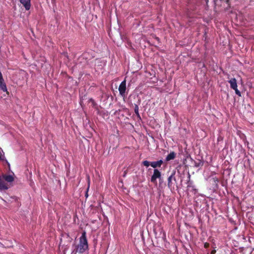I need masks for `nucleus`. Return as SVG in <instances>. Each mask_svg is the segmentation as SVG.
I'll return each mask as SVG.
<instances>
[{"mask_svg": "<svg viewBox=\"0 0 254 254\" xmlns=\"http://www.w3.org/2000/svg\"><path fill=\"white\" fill-rule=\"evenodd\" d=\"M86 197H87L88 196V194L86 193V195H85Z\"/></svg>", "mask_w": 254, "mask_h": 254, "instance_id": "nucleus-23", "label": "nucleus"}, {"mask_svg": "<svg viewBox=\"0 0 254 254\" xmlns=\"http://www.w3.org/2000/svg\"><path fill=\"white\" fill-rule=\"evenodd\" d=\"M161 172L157 169H155L153 170V174L151 177L150 181L152 183H156L157 179H161Z\"/></svg>", "mask_w": 254, "mask_h": 254, "instance_id": "nucleus-5", "label": "nucleus"}, {"mask_svg": "<svg viewBox=\"0 0 254 254\" xmlns=\"http://www.w3.org/2000/svg\"><path fill=\"white\" fill-rule=\"evenodd\" d=\"M204 35H206V32H205Z\"/></svg>", "mask_w": 254, "mask_h": 254, "instance_id": "nucleus-25", "label": "nucleus"}, {"mask_svg": "<svg viewBox=\"0 0 254 254\" xmlns=\"http://www.w3.org/2000/svg\"><path fill=\"white\" fill-rule=\"evenodd\" d=\"M223 139V137L220 135H219L218 137H217V142H220V141H222Z\"/></svg>", "mask_w": 254, "mask_h": 254, "instance_id": "nucleus-19", "label": "nucleus"}, {"mask_svg": "<svg viewBox=\"0 0 254 254\" xmlns=\"http://www.w3.org/2000/svg\"><path fill=\"white\" fill-rule=\"evenodd\" d=\"M230 84V87L233 90L238 87L237 80L235 78H232L228 81Z\"/></svg>", "mask_w": 254, "mask_h": 254, "instance_id": "nucleus-12", "label": "nucleus"}, {"mask_svg": "<svg viewBox=\"0 0 254 254\" xmlns=\"http://www.w3.org/2000/svg\"><path fill=\"white\" fill-rule=\"evenodd\" d=\"M2 180L4 182V180L6 181L8 183H11L14 181L13 177L11 175H3L2 177H1Z\"/></svg>", "mask_w": 254, "mask_h": 254, "instance_id": "nucleus-10", "label": "nucleus"}, {"mask_svg": "<svg viewBox=\"0 0 254 254\" xmlns=\"http://www.w3.org/2000/svg\"><path fill=\"white\" fill-rule=\"evenodd\" d=\"M230 0H213L215 10L225 9L230 6Z\"/></svg>", "mask_w": 254, "mask_h": 254, "instance_id": "nucleus-2", "label": "nucleus"}, {"mask_svg": "<svg viewBox=\"0 0 254 254\" xmlns=\"http://www.w3.org/2000/svg\"><path fill=\"white\" fill-rule=\"evenodd\" d=\"M139 108H138V104H134V112L137 117L138 119L139 120H141V117L139 114Z\"/></svg>", "mask_w": 254, "mask_h": 254, "instance_id": "nucleus-15", "label": "nucleus"}, {"mask_svg": "<svg viewBox=\"0 0 254 254\" xmlns=\"http://www.w3.org/2000/svg\"><path fill=\"white\" fill-rule=\"evenodd\" d=\"M188 178L189 179L187 182V188L189 191L192 192L194 194H196L197 192V190L195 188L193 184V182L190 180V175L189 174Z\"/></svg>", "mask_w": 254, "mask_h": 254, "instance_id": "nucleus-6", "label": "nucleus"}, {"mask_svg": "<svg viewBox=\"0 0 254 254\" xmlns=\"http://www.w3.org/2000/svg\"><path fill=\"white\" fill-rule=\"evenodd\" d=\"M92 105L93 107L95 108L96 107L97 104L94 101H93V102L92 103Z\"/></svg>", "mask_w": 254, "mask_h": 254, "instance_id": "nucleus-20", "label": "nucleus"}, {"mask_svg": "<svg viewBox=\"0 0 254 254\" xmlns=\"http://www.w3.org/2000/svg\"><path fill=\"white\" fill-rule=\"evenodd\" d=\"M163 163V161L162 159L156 161H152L150 162V166L155 169H157V168H159L161 166V165Z\"/></svg>", "mask_w": 254, "mask_h": 254, "instance_id": "nucleus-8", "label": "nucleus"}, {"mask_svg": "<svg viewBox=\"0 0 254 254\" xmlns=\"http://www.w3.org/2000/svg\"><path fill=\"white\" fill-rule=\"evenodd\" d=\"M176 156V153L174 152H171L166 157L165 160L166 161H169L170 160H173L175 158Z\"/></svg>", "mask_w": 254, "mask_h": 254, "instance_id": "nucleus-13", "label": "nucleus"}, {"mask_svg": "<svg viewBox=\"0 0 254 254\" xmlns=\"http://www.w3.org/2000/svg\"><path fill=\"white\" fill-rule=\"evenodd\" d=\"M208 0H206V3H207Z\"/></svg>", "mask_w": 254, "mask_h": 254, "instance_id": "nucleus-26", "label": "nucleus"}, {"mask_svg": "<svg viewBox=\"0 0 254 254\" xmlns=\"http://www.w3.org/2000/svg\"><path fill=\"white\" fill-rule=\"evenodd\" d=\"M73 250L71 254H83L89 249L88 241L86 237V232L84 231L79 239V243L72 245Z\"/></svg>", "mask_w": 254, "mask_h": 254, "instance_id": "nucleus-1", "label": "nucleus"}, {"mask_svg": "<svg viewBox=\"0 0 254 254\" xmlns=\"http://www.w3.org/2000/svg\"><path fill=\"white\" fill-rule=\"evenodd\" d=\"M93 101H94V100L92 98H90V99H89V102H91V103H92V102H93Z\"/></svg>", "mask_w": 254, "mask_h": 254, "instance_id": "nucleus-21", "label": "nucleus"}, {"mask_svg": "<svg viewBox=\"0 0 254 254\" xmlns=\"http://www.w3.org/2000/svg\"><path fill=\"white\" fill-rule=\"evenodd\" d=\"M142 165H143L144 166H145L146 167H148L149 166H150V162L147 160L143 161L142 162Z\"/></svg>", "mask_w": 254, "mask_h": 254, "instance_id": "nucleus-16", "label": "nucleus"}, {"mask_svg": "<svg viewBox=\"0 0 254 254\" xmlns=\"http://www.w3.org/2000/svg\"><path fill=\"white\" fill-rule=\"evenodd\" d=\"M235 91V93L238 95L239 96H241V92L238 89V88H236V89H234Z\"/></svg>", "mask_w": 254, "mask_h": 254, "instance_id": "nucleus-18", "label": "nucleus"}, {"mask_svg": "<svg viewBox=\"0 0 254 254\" xmlns=\"http://www.w3.org/2000/svg\"><path fill=\"white\" fill-rule=\"evenodd\" d=\"M176 171L173 170L171 175L168 178V187L172 190L174 189V185L176 184V179L175 176Z\"/></svg>", "mask_w": 254, "mask_h": 254, "instance_id": "nucleus-3", "label": "nucleus"}, {"mask_svg": "<svg viewBox=\"0 0 254 254\" xmlns=\"http://www.w3.org/2000/svg\"><path fill=\"white\" fill-rule=\"evenodd\" d=\"M215 253V250H213L211 252V254H214Z\"/></svg>", "mask_w": 254, "mask_h": 254, "instance_id": "nucleus-22", "label": "nucleus"}, {"mask_svg": "<svg viewBox=\"0 0 254 254\" xmlns=\"http://www.w3.org/2000/svg\"><path fill=\"white\" fill-rule=\"evenodd\" d=\"M8 188H9L7 184L2 180L1 176H0V190L2 191L7 190Z\"/></svg>", "mask_w": 254, "mask_h": 254, "instance_id": "nucleus-11", "label": "nucleus"}, {"mask_svg": "<svg viewBox=\"0 0 254 254\" xmlns=\"http://www.w3.org/2000/svg\"><path fill=\"white\" fill-rule=\"evenodd\" d=\"M4 156L3 152L2 151L1 152L0 151V160H4Z\"/></svg>", "mask_w": 254, "mask_h": 254, "instance_id": "nucleus-17", "label": "nucleus"}, {"mask_svg": "<svg viewBox=\"0 0 254 254\" xmlns=\"http://www.w3.org/2000/svg\"><path fill=\"white\" fill-rule=\"evenodd\" d=\"M0 89L4 92H7V89L3 78L0 80Z\"/></svg>", "mask_w": 254, "mask_h": 254, "instance_id": "nucleus-14", "label": "nucleus"}, {"mask_svg": "<svg viewBox=\"0 0 254 254\" xmlns=\"http://www.w3.org/2000/svg\"><path fill=\"white\" fill-rule=\"evenodd\" d=\"M156 39H157L158 40H159V38L158 37H156Z\"/></svg>", "mask_w": 254, "mask_h": 254, "instance_id": "nucleus-24", "label": "nucleus"}, {"mask_svg": "<svg viewBox=\"0 0 254 254\" xmlns=\"http://www.w3.org/2000/svg\"><path fill=\"white\" fill-rule=\"evenodd\" d=\"M127 90V85H126V80L125 79L123 80L119 85V91L120 95L121 97L125 98L126 96V91Z\"/></svg>", "mask_w": 254, "mask_h": 254, "instance_id": "nucleus-4", "label": "nucleus"}, {"mask_svg": "<svg viewBox=\"0 0 254 254\" xmlns=\"http://www.w3.org/2000/svg\"><path fill=\"white\" fill-rule=\"evenodd\" d=\"M21 4L26 10H29L31 7V0H20Z\"/></svg>", "mask_w": 254, "mask_h": 254, "instance_id": "nucleus-9", "label": "nucleus"}, {"mask_svg": "<svg viewBox=\"0 0 254 254\" xmlns=\"http://www.w3.org/2000/svg\"><path fill=\"white\" fill-rule=\"evenodd\" d=\"M209 182L212 184V188L214 189H217L218 188V183L219 182L218 179L216 177H209L208 178Z\"/></svg>", "mask_w": 254, "mask_h": 254, "instance_id": "nucleus-7", "label": "nucleus"}]
</instances>
